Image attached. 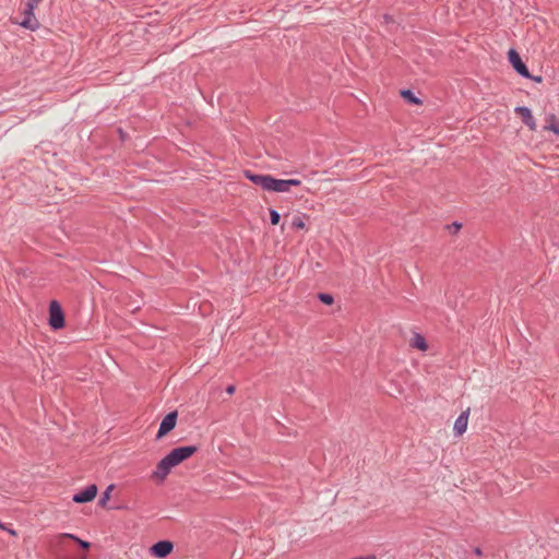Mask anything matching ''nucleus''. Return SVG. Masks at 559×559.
<instances>
[{
  "mask_svg": "<svg viewBox=\"0 0 559 559\" xmlns=\"http://www.w3.org/2000/svg\"><path fill=\"white\" fill-rule=\"evenodd\" d=\"M243 176L251 181L253 185L260 187L264 191L269 192L272 175L269 174H255L249 169L243 170Z\"/></svg>",
  "mask_w": 559,
  "mask_h": 559,
  "instance_id": "obj_6",
  "label": "nucleus"
},
{
  "mask_svg": "<svg viewBox=\"0 0 559 559\" xmlns=\"http://www.w3.org/2000/svg\"><path fill=\"white\" fill-rule=\"evenodd\" d=\"M514 111L522 118L523 123L531 131H536V129H537L536 120L533 117L532 111L528 107L518 106V107H515Z\"/></svg>",
  "mask_w": 559,
  "mask_h": 559,
  "instance_id": "obj_8",
  "label": "nucleus"
},
{
  "mask_svg": "<svg viewBox=\"0 0 559 559\" xmlns=\"http://www.w3.org/2000/svg\"><path fill=\"white\" fill-rule=\"evenodd\" d=\"M235 391H236V386L234 384H230L226 388V393H228V394H234Z\"/></svg>",
  "mask_w": 559,
  "mask_h": 559,
  "instance_id": "obj_24",
  "label": "nucleus"
},
{
  "mask_svg": "<svg viewBox=\"0 0 559 559\" xmlns=\"http://www.w3.org/2000/svg\"><path fill=\"white\" fill-rule=\"evenodd\" d=\"M401 96L405 102H407L411 105H420L421 100L413 93L412 90H402Z\"/></svg>",
  "mask_w": 559,
  "mask_h": 559,
  "instance_id": "obj_14",
  "label": "nucleus"
},
{
  "mask_svg": "<svg viewBox=\"0 0 559 559\" xmlns=\"http://www.w3.org/2000/svg\"><path fill=\"white\" fill-rule=\"evenodd\" d=\"M40 1L41 0H27L26 7L29 8V11L35 10V8Z\"/></svg>",
  "mask_w": 559,
  "mask_h": 559,
  "instance_id": "obj_22",
  "label": "nucleus"
},
{
  "mask_svg": "<svg viewBox=\"0 0 559 559\" xmlns=\"http://www.w3.org/2000/svg\"><path fill=\"white\" fill-rule=\"evenodd\" d=\"M178 413L177 411L169 412L160 421L159 428L156 435V439L159 440L168 435L177 424Z\"/></svg>",
  "mask_w": 559,
  "mask_h": 559,
  "instance_id": "obj_4",
  "label": "nucleus"
},
{
  "mask_svg": "<svg viewBox=\"0 0 559 559\" xmlns=\"http://www.w3.org/2000/svg\"><path fill=\"white\" fill-rule=\"evenodd\" d=\"M269 192H287L285 179H277L272 176Z\"/></svg>",
  "mask_w": 559,
  "mask_h": 559,
  "instance_id": "obj_12",
  "label": "nucleus"
},
{
  "mask_svg": "<svg viewBox=\"0 0 559 559\" xmlns=\"http://www.w3.org/2000/svg\"><path fill=\"white\" fill-rule=\"evenodd\" d=\"M174 550V544L170 540L163 539L158 540L155 544H153L150 548V552L155 558H166L169 556Z\"/></svg>",
  "mask_w": 559,
  "mask_h": 559,
  "instance_id": "obj_5",
  "label": "nucleus"
},
{
  "mask_svg": "<svg viewBox=\"0 0 559 559\" xmlns=\"http://www.w3.org/2000/svg\"><path fill=\"white\" fill-rule=\"evenodd\" d=\"M8 532L11 534V535H16V532L14 530H8Z\"/></svg>",
  "mask_w": 559,
  "mask_h": 559,
  "instance_id": "obj_26",
  "label": "nucleus"
},
{
  "mask_svg": "<svg viewBox=\"0 0 559 559\" xmlns=\"http://www.w3.org/2000/svg\"><path fill=\"white\" fill-rule=\"evenodd\" d=\"M447 228L450 230V233L456 234L462 228V224L459 222H453L452 224L447 225Z\"/></svg>",
  "mask_w": 559,
  "mask_h": 559,
  "instance_id": "obj_21",
  "label": "nucleus"
},
{
  "mask_svg": "<svg viewBox=\"0 0 559 559\" xmlns=\"http://www.w3.org/2000/svg\"><path fill=\"white\" fill-rule=\"evenodd\" d=\"M114 489V485H109L105 491L103 492L100 499L98 500V506L106 509H124V507H107V502L110 499V492Z\"/></svg>",
  "mask_w": 559,
  "mask_h": 559,
  "instance_id": "obj_13",
  "label": "nucleus"
},
{
  "mask_svg": "<svg viewBox=\"0 0 559 559\" xmlns=\"http://www.w3.org/2000/svg\"><path fill=\"white\" fill-rule=\"evenodd\" d=\"M269 212H270V223L272 225H277L281 221L280 213L274 209H270Z\"/></svg>",
  "mask_w": 559,
  "mask_h": 559,
  "instance_id": "obj_19",
  "label": "nucleus"
},
{
  "mask_svg": "<svg viewBox=\"0 0 559 559\" xmlns=\"http://www.w3.org/2000/svg\"><path fill=\"white\" fill-rule=\"evenodd\" d=\"M530 80L536 82V83H542L543 82V76L540 75H532L531 74V78H528Z\"/></svg>",
  "mask_w": 559,
  "mask_h": 559,
  "instance_id": "obj_23",
  "label": "nucleus"
},
{
  "mask_svg": "<svg viewBox=\"0 0 559 559\" xmlns=\"http://www.w3.org/2000/svg\"><path fill=\"white\" fill-rule=\"evenodd\" d=\"M0 528L1 530H7V527L4 526V524L0 521Z\"/></svg>",
  "mask_w": 559,
  "mask_h": 559,
  "instance_id": "obj_27",
  "label": "nucleus"
},
{
  "mask_svg": "<svg viewBox=\"0 0 559 559\" xmlns=\"http://www.w3.org/2000/svg\"><path fill=\"white\" fill-rule=\"evenodd\" d=\"M318 299L326 306H331L334 302V297L328 293H319Z\"/></svg>",
  "mask_w": 559,
  "mask_h": 559,
  "instance_id": "obj_17",
  "label": "nucleus"
},
{
  "mask_svg": "<svg viewBox=\"0 0 559 559\" xmlns=\"http://www.w3.org/2000/svg\"><path fill=\"white\" fill-rule=\"evenodd\" d=\"M285 181H286L287 192L290 190L292 187H299L301 185V180H299V179H285Z\"/></svg>",
  "mask_w": 559,
  "mask_h": 559,
  "instance_id": "obj_20",
  "label": "nucleus"
},
{
  "mask_svg": "<svg viewBox=\"0 0 559 559\" xmlns=\"http://www.w3.org/2000/svg\"><path fill=\"white\" fill-rule=\"evenodd\" d=\"M98 492V487L95 484H91L79 492L74 493L72 497L73 502L75 503H87L93 501Z\"/></svg>",
  "mask_w": 559,
  "mask_h": 559,
  "instance_id": "obj_7",
  "label": "nucleus"
},
{
  "mask_svg": "<svg viewBox=\"0 0 559 559\" xmlns=\"http://www.w3.org/2000/svg\"><path fill=\"white\" fill-rule=\"evenodd\" d=\"M469 408L462 412L454 423L453 430L456 436L463 435L467 429Z\"/></svg>",
  "mask_w": 559,
  "mask_h": 559,
  "instance_id": "obj_10",
  "label": "nucleus"
},
{
  "mask_svg": "<svg viewBox=\"0 0 559 559\" xmlns=\"http://www.w3.org/2000/svg\"><path fill=\"white\" fill-rule=\"evenodd\" d=\"M60 537L61 538H70V539L74 540L78 544V546L83 550H88L91 548L90 542L83 540L74 534L64 533Z\"/></svg>",
  "mask_w": 559,
  "mask_h": 559,
  "instance_id": "obj_15",
  "label": "nucleus"
},
{
  "mask_svg": "<svg viewBox=\"0 0 559 559\" xmlns=\"http://www.w3.org/2000/svg\"><path fill=\"white\" fill-rule=\"evenodd\" d=\"M292 227L295 229H304L306 227L304 217L300 215H296L293 217Z\"/></svg>",
  "mask_w": 559,
  "mask_h": 559,
  "instance_id": "obj_18",
  "label": "nucleus"
},
{
  "mask_svg": "<svg viewBox=\"0 0 559 559\" xmlns=\"http://www.w3.org/2000/svg\"><path fill=\"white\" fill-rule=\"evenodd\" d=\"M474 554H475V555H477V556H481V555H483V551H481V549H480L479 547H476V548L474 549Z\"/></svg>",
  "mask_w": 559,
  "mask_h": 559,
  "instance_id": "obj_25",
  "label": "nucleus"
},
{
  "mask_svg": "<svg viewBox=\"0 0 559 559\" xmlns=\"http://www.w3.org/2000/svg\"><path fill=\"white\" fill-rule=\"evenodd\" d=\"M82 559H85V558H82Z\"/></svg>",
  "mask_w": 559,
  "mask_h": 559,
  "instance_id": "obj_28",
  "label": "nucleus"
},
{
  "mask_svg": "<svg viewBox=\"0 0 559 559\" xmlns=\"http://www.w3.org/2000/svg\"><path fill=\"white\" fill-rule=\"evenodd\" d=\"M508 60H509L510 64L512 66L513 70L519 75H521L522 78H531V73H530L526 64L524 63L520 53L515 49H513V48L509 49Z\"/></svg>",
  "mask_w": 559,
  "mask_h": 559,
  "instance_id": "obj_3",
  "label": "nucleus"
},
{
  "mask_svg": "<svg viewBox=\"0 0 559 559\" xmlns=\"http://www.w3.org/2000/svg\"><path fill=\"white\" fill-rule=\"evenodd\" d=\"M64 313L57 300H51L49 304V325L52 330L57 331L64 326Z\"/></svg>",
  "mask_w": 559,
  "mask_h": 559,
  "instance_id": "obj_2",
  "label": "nucleus"
},
{
  "mask_svg": "<svg viewBox=\"0 0 559 559\" xmlns=\"http://www.w3.org/2000/svg\"><path fill=\"white\" fill-rule=\"evenodd\" d=\"M198 451V445H182L173 449L166 456H164L157 463L156 469L153 472V477L159 480H164L168 476L173 467L190 459Z\"/></svg>",
  "mask_w": 559,
  "mask_h": 559,
  "instance_id": "obj_1",
  "label": "nucleus"
},
{
  "mask_svg": "<svg viewBox=\"0 0 559 559\" xmlns=\"http://www.w3.org/2000/svg\"><path fill=\"white\" fill-rule=\"evenodd\" d=\"M411 346L423 352L428 349V343L426 338L419 333H414L411 340Z\"/></svg>",
  "mask_w": 559,
  "mask_h": 559,
  "instance_id": "obj_11",
  "label": "nucleus"
},
{
  "mask_svg": "<svg viewBox=\"0 0 559 559\" xmlns=\"http://www.w3.org/2000/svg\"><path fill=\"white\" fill-rule=\"evenodd\" d=\"M548 120L550 123L545 127L546 130H550L557 135H559V121H556V116L554 114L549 115Z\"/></svg>",
  "mask_w": 559,
  "mask_h": 559,
  "instance_id": "obj_16",
  "label": "nucleus"
},
{
  "mask_svg": "<svg viewBox=\"0 0 559 559\" xmlns=\"http://www.w3.org/2000/svg\"><path fill=\"white\" fill-rule=\"evenodd\" d=\"M20 25L31 31H36L39 27L40 24L34 14V10L29 11V8L26 7L24 11V19L20 22Z\"/></svg>",
  "mask_w": 559,
  "mask_h": 559,
  "instance_id": "obj_9",
  "label": "nucleus"
}]
</instances>
